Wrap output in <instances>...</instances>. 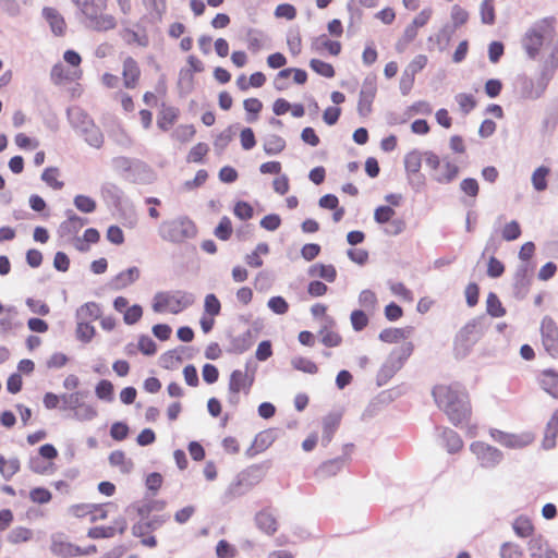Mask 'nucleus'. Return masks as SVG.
Wrapping results in <instances>:
<instances>
[{"label":"nucleus","instance_id":"f257e3e1","mask_svg":"<svg viewBox=\"0 0 558 558\" xmlns=\"http://www.w3.org/2000/svg\"><path fill=\"white\" fill-rule=\"evenodd\" d=\"M557 21L547 16L535 22L522 37V47L531 59H535L545 47H551L550 54L545 60L542 70L539 89L527 94L530 98H538L546 89L548 82L558 69V32Z\"/></svg>","mask_w":558,"mask_h":558},{"label":"nucleus","instance_id":"f03ea898","mask_svg":"<svg viewBox=\"0 0 558 558\" xmlns=\"http://www.w3.org/2000/svg\"><path fill=\"white\" fill-rule=\"evenodd\" d=\"M437 407L454 426L468 424L472 416L469 392L458 384H439L432 391Z\"/></svg>","mask_w":558,"mask_h":558},{"label":"nucleus","instance_id":"7ed1b4c3","mask_svg":"<svg viewBox=\"0 0 558 558\" xmlns=\"http://www.w3.org/2000/svg\"><path fill=\"white\" fill-rule=\"evenodd\" d=\"M87 21L89 28L96 32H109L117 27V19L106 13L108 0H84L75 1Z\"/></svg>","mask_w":558,"mask_h":558},{"label":"nucleus","instance_id":"20e7f679","mask_svg":"<svg viewBox=\"0 0 558 558\" xmlns=\"http://www.w3.org/2000/svg\"><path fill=\"white\" fill-rule=\"evenodd\" d=\"M159 234L166 241L182 243L197 234V227L192 219L182 216L163 221L159 228Z\"/></svg>","mask_w":558,"mask_h":558},{"label":"nucleus","instance_id":"39448f33","mask_svg":"<svg viewBox=\"0 0 558 558\" xmlns=\"http://www.w3.org/2000/svg\"><path fill=\"white\" fill-rule=\"evenodd\" d=\"M193 303V295L184 291L159 292L154 296L153 310L156 313L170 312L178 314Z\"/></svg>","mask_w":558,"mask_h":558},{"label":"nucleus","instance_id":"423d86ee","mask_svg":"<svg viewBox=\"0 0 558 558\" xmlns=\"http://www.w3.org/2000/svg\"><path fill=\"white\" fill-rule=\"evenodd\" d=\"M413 352V343L412 342H405L402 345L395 348L388 357L386 359L385 363L379 369V378L387 381L390 379L397 372H399L405 361L410 357V355Z\"/></svg>","mask_w":558,"mask_h":558},{"label":"nucleus","instance_id":"0eeeda50","mask_svg":"<svg viewBox=\"0 0 558 558\" xmlns=\"http://www.w3.org/2000/svg\"><path fill=\"white\" fill-rule=\"evenodd\" d=\"M542 345L553 359H558V326L550 316H545L541 322Z\"/></svg>","mask_w":558,"mask_h":558},{"label":"nucleus","instance_id":"6e6552de","mask_svg":"<svg viewBox=\"0 0 558 558\" xmlns=\"http://www.w3.org/2000/svg\"><path fill=\"white\" fill-rule=\"evenodd\" d=\"M121 77L126 89H135L140 85L142 70L136 59L131 56L122 59Z\"/></svg>","mask_w":558,"mask_h":558},{"label":"nucleus","instance_id":"1a4fd4ad","mask_svg":"<svg viewBox=\"0 0 558 558\" xmlns=\"http://www.w3.org/2000/svg\"><path fill=\"white\" fill-rule=\"evenodd\" d=\"M377 84L376 80L366 77L360 92L357 111L360 116L366 117L372 112V105L376 97Z\"/></svg>","mask_w":558,"mask_h":558},{"label":"nucleus","instance_id":"9d476101","mask_svg":"<svg viewBox=\"0 0 558 558\" xmlns=\"http://www.w3.org/2000/svg\"><path fill=\"white\" fill-rule=\"evenodd\" d=\"M492 436L499 444L509 448H523L532 444L534 440V435L532 433L509 434L494 429L492 430Z\"/></svg>","mask_w":558,"mask_h":558},{"label":"nucleus","instance_id":"9b49d317","mask_svg":"<svg viewBox=\"0 0 558 558\" xmlns=\"http://www.w3.org/2000/svg\"><path fill=\"white\" fill-rule=\"evenodd\" d=\"M472 452L477 457L482 466L489 468L500 462L502 453L482 441H476L471 445Z\"/></svg>","mask_w":558,"mask_h":558},{"label":"nucleus","instance_id":"f8f14e48","mask_svg":"<svg viewBox=\"0 0 558 558\" xmlns=\"http://www.w3.org/2000/svg\"><path fill=\"white\" fill-rule=\"evenodd\" d=\"M254 383V377L250 376L246 372L241 369H234L229 379V392L232 396V400L234 399V402L238 401L236 396L240 392H244L245 395H248L252 386Z\"/></svg>","mask_w":558,"mask_h":558},{"label":"nucleus","instance_id":"ddd939ff","mask_svg":"<svg viewBox=\"0 0 558 558\" xmlns=\"http://www.w3.org/2000/svg\"><path fill=\"white\" fill-rule=\"evenodd\" d=\"M128 527L124 517L120 515L113 520V523L108 526H94L87 532V536L93 539L110 538L117 534H122Z\"/></svg>","mask_w":558,"mask_h":558},{"label":"nucleus","instance_id":"4468645a","mask_svg":"<svg viewBox=\"0 0 558 558\" xmlns=\"http://www.w3.org/2000/svg\"><path fill=\"white\" fill-rule=\"evenodd\" d=\"M311 50L318 54L328 53L332 57H337L342 50V45L340 41L331 40L326 34H323L312 39Z\"/></svg>","mask_w":558,"mask_h":558},{"label":"nucleus","instance_id":"2eb2a0df","mask_svg":"<svg viewBox=\"0 0 558 558\" xmlns=\"http://www.w3.org/2000/svg\"><path fill=\"white\" fill-rule=\"evenodd\" d=\"M41 15L54 36L62 37L65 35L68 28L65 19L56 8L45 7L41 11Z\"/></svg>","mask_w":558,"mask_h":558},{"label":"nucleus","instance_id":"dca6fc26","mask_svg":"<svg viewBox=\"0 0 558 558\" xmlns=\"http://www.w3.org/2000/svg\"><path fill=\"white\" fill-rule=\"evenodd\" d=\"M482 335V330L476 322H470L463 326L456 336V344L468 349Z\"/></svg>","mask_w":558,"mask_h":558},{"label":"nucleus","instance_id":"f3484780","mask_svg":"<svg viewBox=\"0 0 558 558\" xmlns=\"http://www.w3.org/2000/svg\"><path fill=\"white\" fill-rule=\"evenodd\" d=\"M141 271L137 267H130L126 270L119 272L111 279V287L114 290H122L138 280Z\"/></svg>","mask_w":558,"mask_h":558},{"label":"nucleus","instance_id":"a211bd4d","mask_svg":"<svg viewBox=\"0 0 558 558\" xmlns=\"http://www.w3.org/2000/svg\"><path fill=\"white\" fill-rule=\"evenodd\" d=\"M50 550L53 555L62 558H73L80 556V546L61 538H54L51 542Z\"/></svg>","mask_w":558,"mask_h":558},{"label":"nucleus","instance_id":"6ab92c4d","mask_svg":"<svg viewBox=\"0 0 558 558\" xmlns=\"http://www.w3.org/2000/svg\"><path fill=\"white\" fill-rule=\"evenodd\" d=\"M82 70L71 71L68 70L62 63H57L51 69L50 77L56 85H60L80 78Z\"/></svg>","mask_w":558,"mask_h":558},{"label":"nucleus","instance_id":"aec40b11","mask_svg":"<svg viewBox=\"0 0 558 558\" xmlns=\"http://www.w3.org/2000/svg\"><path fill=\"white\" fill-rule=\"evenodd\" d=\"M529 551L532 558H554L556 556L547 541L542 536L534 537L529 543Z\"/></svg>","mask_w":558,"mask_h":558},{"label":"nucleus","instance_id":"412c9836","mask_svg":"<svg viewBox=\"0 0 558 558\" xmlns=\"http://www.w3.org/2000/svg\"><path fill=\"white\" fill-rule=\"evenodd\" d=\"M179 114L180 111L178 108L162 105L157 117L158 128L163 132L169 131L178 121Z\"/></svg>","mask_w":558,"mask_h":558},{"label":"nucleus","instance_id":"4be33fe9","mask_svg":"<svg viewBox=\"0 0 558 558\" xmlns=\"http://www.w3.org/2000/svg\"><path fill=\"white\" fill-rule=\"evenodd\" d=\"M275 439L276 435L274 430H262L255 436L248 452H251L252 456L260 453L268 449L274 444Z\"/></svg>","mask_w":558,"mask_h":558},{"label":"nucleus","instance_id":"5701e85b","mask_svg":"<svg viewBox=\"0 0 558 558\" xmlns=\"http://www.w3.org/2000/svg\"><path fill=\"white\" fill-rule=\"evenodd\" d=\"M308 275L313 278H320L327 282H333L337 278V269L331 264L316 263L310 266Z\"/></svg>","mask_w":558,"mask_h":558},{"label":"nucleus","instance_id":"b1692460","mask_svg":"<svg viewBox=\"0 0 558 558\" xmlns=\"http://www.w3.org/2000/svg\"><path fill=\"white\" fill-rule=\"evenodd\" d=\"M256 524L260 531L267 535H272L278 530V522L274 514L268 510H262L256 514Z\"/></svg>","mask_w":558,"mask_h":558},{"label":"nucleus","instance_id":"393cba45","mask_svg":"<svg viewBox=\"0 0 558 558\" xmlns=\"http://www.w3.org/2000/svg\"><path fill=\"white\" fill-rule=\"evenodd\" d=\"M133 535L141 537V543L147 547H155L157 545V541L155 536L150 535L153 532L149 529V523L146 520H142L133 525L132 527Z\"/></svg>","mask_w":558,"mask_h":558},{"label":"nucleus","instance_id":"a878e982","mask_svg":"<svg viewBox=\"0 0 558 558\" xmlns=\"http://www.w3.org/2000/svg\"><path fill=\"white\" fill-rule=\"evenodd\" d=\"M101 307L96 302H87L83 304L77 311V319L85 322H94L101 318Z\"/></svg>","mask_w":558,"mask_h":558},{"label":"nucleus","instance_id":"bb28decb","mask_svg":"<svg viewBox=\"0 0 558 558\" xmlns=\"http://www.w3.org/2000/svg\"><path fill=\"white\" fill-rule=\"evenodd\" d=\"M291 74H293V81L296 84L303 85L307 82V73L303 69H296V68H288L279 71V73L276 76V84L277 89L281 90L284 88V86L279 85L278 83L282 78L289 77Z\"/></svg>","mask_w":558,"mask_h":558},{"label":"nucleus","instance_id":"cd10ccee","mask_svg":"<svg viewBox=\"0 0 558 558\" xmlns=\"http://www.w3.org/2000/svg\"><path fill=\"white\" fill-rule=\"evenodd\" d=\"M411 328H386L380 331L379 339L387 343H398L409 337Z\"/></svg>","mask_w":558,"mask_h":558},{"label":"nucleus","instance_id":"c85d7f7f","mask_svg":"<svg viewBox=\"0 0 558 558\" xmlns=\"http://www.w3.org/2000/svg\"><path fill=\"white\" fill-rule=\"evenodd\" d=\"M442 439L445 442L444 446L449 453H456L463 447V441L459 434L450 428H445L442 430Z\"/></svg>","mask_w":558,"mask_h":558},{"label":"nucleus","instance_id":"c756f323","mask_svg":"<svg viewBox=\"0 0 558 558\" xmlns=\"http://www.w3.org/2000/svg\"><path fill=\"white\" fill-rule=\"evenodd\" d=\"M512 529L522 538L530 537L534 533V525L531 519L525 515L518 517L512 523Z\"/></svg>","mask_w":558,"mask_h":558},{"label":"nucleus","instance_id":"7c9ffc66","mask_svg":"<svg viewBox=\"0 0 558 558\" xmlns=\"http://www.w3.org/2000/svg\"><path fill=\"white\" fill-rule=\"evenodd\" d=\"M109 462L112 466H118L123 473L131 472L134 466L132 460L126 458L125 452L122 450L112 451L109 456Z\"/></svg>","mask_w":558,"mask_h":558},{"label":"nucleus","instance_id":"2f4dec72","mask_svg":"<svg viewBox=\"0 0 558 558\" xmlns=\"http://www.w3.org/2000/svg\"><path fill=\"white\" fill-rule=\"evenodd\" d=\"M486 312L488 315L495 318H499L506 315V308L504 307L498 295L494 292H489L487 295Z\"/></svg>","mask_w":558,"mask_h":558},{"label":"nucleus","instance_id":"473e14b6","mask_svg":"<svg viewBox=\"0 0 558 558\" xmlns=\"http://www.w3.org/2000/svg\"><path fill=\"white\" fill-rule=\"evenodd\" d=\"M269 253V246L267 243H258L255 250L245 256V262L250 267L259 268L263 266L264 262L262 259V255H267Z\"/></svg>","mask_w":558,"mask_h":558},{"label":"nucleus","instance_id":"72a5a7b5","mask_svg":"<svg viewBox=\"0 0 558 558\" xmlns=\"http://www.w3.org/2000/svg\"><path fill=\"white\" fill-rule=\"evenodd\" d=\"M263 147L267 155H278L284 150L286 141L277 134H271L265 140Z\"/></svg>","mask_w":558,"mask_h":558},{"label":"nucleus","instance_id":"f704fd0d","mask_svg":"<svg viewBox=\"0 0 558 558\" xmlns=\"http://www.w3.org/2000/svg\"><path fill=\"white\" fill-rule=\"evenodd\" d=\"M423 154L418 150H411L404 157V167L409 174H417L422 167Z\"/></svg>","mask_w":558,"mask_h":558},{"label":"nucleus","instance_id":"c9c22d12","mask_svg":"<svg viewBox=\"0 0 558 558\" xmlns=\"http://www.w3.org/2000/svg\"><path fill=\"white\" fill-rule=\"evenodd\" d=\"M59 177L60 170L57 167H48L41 173V180L53 190H61L64 186Z\"/></svg>","mask_w":558,"mask_h":558},{"label":"nucleus","instance_id":"e433bc0d","mask_svg":"<svg viewBox=\"0 0 558 558\" xmlns=\"http://www.w3.org/2000/svg\"><path fill=\"white\" fill-rule=\"evenodd\" d=\"M113 504H92L89 521L95 523L97 521L106 520L110 514V509H116Z\"/></svg>","mask_w":558,"mask_h":558},{"label":"nucleus","instance_id":"4c0bfd02","mask_svg":"<svg viewBox=\"0 0 558 558\" xmlns=\"http://www.w3.org/2000/svg\"><path fill=\"white\" fill-rule=\"evenodd\" d=\"M21 469L20 460L17 458L5 459L0 454V473L9 480L15 475Z\"/></svg>","mask_w":558,"mask_h":558},{"label":"nucleus","instance_id":"58836bf2","mask_svg":"<svg viewBox=\"0 0 558 558\" xmlns=\"http://www.w3.org/2000/svg\"><path fill=\"white\" fill-rule=\"evenodd\" d=\"M310 68L318 75L332 78L336 75V70L331 63L325 62L320 59H311Z\"/></svg>","mask_w":558,"mask_h":558},{"label":"nucleus","instance_id":"ea45409f","mask_svg":"<svg viewBox=\"0 0 558 558\" xmlns=\"http://www.w3.org/2000/svg\"><path fill=\"white\" fill-rule=\"evenodd\" d=\"M427 62L428 59L425 54H417L408 64L403 76H407L410 82H413L415 74L421 72L426 66Z\"/></svg>","mask_w":558,"mask_h":558},{"label":"nucleus","instance_id":"a19ab883","mask_svg":"<svg viewBox=\"0 0 558 558\" xmlns=\"http://www.w3.org/2000/svg\"><path fill=\"white\" fill-rule=\"evenodd\" d=\"M550 173V169L545 166H541L532 174L533 187L538 191H545L547 189V177Z\"/></svg>","mask_w":558,"mask_h":558},{"label":"nucleus","instance_id":"79ce46f5","mask_svg":"<svg viewBox=\"0 0 558 558\" xmlns=\"http://www.w3.org/2000/svg\"><path fill=\"white\" fill-rule=\"evenodd\" d=\"M85 141L93 147L99 148L104 144V135L99 128L90 124L83 130Z\"/></svg>","mask_w":558,"mask_h":558},{"label":"nucleus","instance_id":"37998d69","mask_svg":"<svg viewBox=\"0 0 558 558\" xmlns=\"http://www.w3.org/2000/svg\"><path fill=\"white\" fill-rule=\"evenodd\" d=\"M264 34L257 29H250L246 35V46L247 49L256 53L264 47Z\"/></svg>","mask_w":558,"mask_h":558},{"label":"nucleus","instance_id":"c03bdc74","mask_svg":"<svg viewBox=\"0 0 558 558\" xmlns=\"http://www.w3.org/2000/svg\"><path fill=\"white\" fill-rule=\"evenodd\" d=\"M340 418L335 415H329L323 421V440L328 444L332 439L335 432L338 429Z\"/></svg>","mask_w":558,"mask_h":558},{"label":"nucleus","instance_id":"a18cd8bd","mask_svg":"<svg viewBox=\"0 0 558 558\" xmlns=\"http://www.w3.org/2000/svg\"><path fill=\"white\" fill-rule=\"evenodd\" d=\"M342 466H343V460L340 458H336V459H331V460L324 462L318 468L317 472H318L319 476L328 477V476L336 475L341 470Z\"/></svg>","mask_w":558,"mask_h":558},{"label":"nucleus","instance_id":"49530a36","mask_svg":"<svg viewBox=\"0 0 558 558\" xmlns=\"http://www.w3.org/2000/svg\"><path fill=\"white\" fill-rule=\"evenodd\" d=\"M294 369L314 375L318 372V366L311 360L303 356H295L291 360Z\"/></svg>","mask_w":558,"mask_h":558},{"label":"nucleus","instance_id":"de8ad7c7","mask_svg":"<svg viewBox=\"0 0 558 558\" xmlns=\"http://www.w3.org/2000/svg\"><path fill=\"white\" fill-rule=\"evenodd\" d=\"M113 385L110 380L101 379L95 388V393L98 399L111 402L113 400Z\"/></svg>","mask_w":558,"mask_h":558},{"label":"nucleus","instance_id":"09e8293b","mask_svg":"<svg viewBox=\"0 0 558 558\" xmlns=\"http://www.w3.org/2000/svg\"><path fill=\"white\" fill-rule=\"evenodd\" d=\"M320 337H322V343L325 345V347H328V348H335V347H339L341 343H342V337L339 335V332L330 329V328H323L320 330Z\"/></svg>","mask_w":558,"mask_h":558},{"label":"nucleus","instance_id":"8fccbe9b","mask_svg":"<svg viewBox=\"0 0 558 558\" xmlns=\"http://www.w3.org/2000/svg\"><path fill=\"white\" fill-rule=\"evenodd\" d=\"M83 401V393L80 391H75L72 393H63L61 396L62 409L70 410L74 413V411L78 408V405Z\"/></svg>","mask_w":558,"mask_h":558},{"label":"nucleus","instance_id":"3c124183","mask_svg":"<svg viewBox=\"0 0 558 558\" xmlns=\"http://www.w3.org/2000/svg\"><path fill=\"white\" fill-rule=\"evenodd\" d=\"M544 389L553 396L558 393V374L551 369L543 372Z\"/></svg>","mask_w":558,"mask_h":558},{"label":"nucleus","instance_id":"603ef678","mask_svg":"<svg viewBox=\"0 0 558 558\" xmlns=\"http://www.w3.org/2000/svg\"><path fill=\"white\" fill-rule=\"evenodd\" d=\"M96 333L95 327L90 322L78 319L76 326V336L83 342H89Z\"/></svg>","mask_w":558,"mask_h":558},{"label":"nucleus","instance_id":"864d4df0","mask_svg":"<svg viewBox=\"0 0 558 558\" xmlns=\"http://www.w3.org/2000/svg\"><path fill=\"white\" fill-rule=\"evenodd\" d=\"M232 222L229 217L225 216L220 219L218 226L216 227L214 234L221 241H227L232 235Z\"/></svg>","mask_w":558,"mask_h":558},{"label":"nucleus","instance_id":"5fc2aeb1","mask_svg":"<svg viewBox=\"0 0 558 558\" xmlns=\"http://www.w3.org/2000/svg\"><path fill=\"white\" fill-rule=\"evenodd\" d=\"M208 151L209 146L206 143H197L190 149L186 161L193 163L202 162Z\"/></svg>","mask_w":558,"mask_h":558},{"label":"nucleus","instance_id":"6e6d98bb","mask_svg":"<svg viewBox=\"0 0 558 558\" xmlns=\"http://www.w3.org/2000/svg\"><path fill=\"white\" fill-rule=\"evenodd\" d=\"M459 173V167L451 161H446L444 165V172L435 175V180L439 183L451 182Z\"/></svg>","mask_w":558,"mask_h":558},{"label":"nucleus","instance_id":"4d7b16f0","mask_svg":"<svg viewBox=\"0 0 558 558\" xmlns=\"http://www.w3.org/2000/svg\"><path fill=\"white\" fill-rule=\"evenodd\" d=\"M221 304L218 298L210 293L205 296L204 300V314L215 317L220 314Z\"/></svg>","mask_w":558,"mask_h":558},{"label":"nucleus","instance_id":"13d9d810","mask_svg":"<svg viewBox=\"0 0 558 558\" xmlns=\"http://www.w3.org/2000/svg\"><path fill=\"white\" fill-rule=\"evenodd\" d=\"M396 217V211L390 206H379L374 211V220L379 225H386Z\"/></svg>","mask_w":558,"mask_h":558},{"label":"nucleus","instance_id":"bf43d9fd","mask_svg":"<svg viewBox=\"0 0 558 558\" xmlns=\"http://www.w3.org/2000/svg\"><path fill=\"white\" fill-rule=\"evenodd\" d=\"M32 538V531L27 527L19 526L13 529L9 535L8 541L12 544L25 543Z\"/></svg>","mask_w":558,"mask_h":558},{"label":"nucleus","instance_id":"052dcab7","mask_svg":"<svg viewBox=\"0 0 558 558\" xmlns=\"http://www.w3.org/2000/svg\"><path fill=\"white\" fill-rule=\"evenodd\" d=\"M557 435H558V410H556L553 413L550 420L547 423L545 441L546 442L550 441L548 447H553L555 445V438Z\"/></svg>","mask_w":558,"mask_h":558},{"label":"nucleus","instance_id":"680f3d73","mask_svg":"<svg viewBox=\"0 0 558 558\" xmlns=\"http://www.w3.org/2000/svg\"><path fill=\"white\" fill-rule=\"evenodd\" d=\"M74 417L81 421L93 420L97 415V411L94 405L82 401L78 408L73 413Z\"/></svg>","mask_w":558,"mask_h":558},{"label":"nucleus","instance_id":"e2e57ef3","mask_svg":"<svg viewBox=\"0 0 558 558\" xmlns=\"http://www.w3.org/2000/svg\"><path fill=\"white\" fill-rule=\"evenodd\" d=\"M75 207L82 213H93L96 209V202L86 195H76L74 197Z\"/></svg>","mask_w":558,"mask_h":558},{"label":"nucleus","instance_id":"0e129e2a","mask_svg":"<svg viewBox=\"0 0 558 558\" xmlns=\"http://www.w3.org/2000/svg\"><path fill=\"white\" fill-rule=\"evenodd\" d=\"M502 239L505 241H514L521 235V227L518 221L512 220L505 225L502 232Z\"/></svg>","mask_w":558,"mask_h":558},{"label":"nucleus","instance_id":"69168bd1","mask_svg":"<svg viewBox=\"0 0 558 558\" xmlns=\"http://www.w3.org/2000/svg\"><path fill=\"white\" fill-rule=\"evenodd\" d=\"M523 551L521 547L511 542H506L500 547V557L501 558H522Z\"/></svg>","mask_w":558,"mask_h":558},{"label":"nucleus","instance_id":"338daca9","mask_svg":"<svg viewBox=\"0 0 558 558\" xmlns=\"http://www.w3.org/2000/svg\"><path fill=\"white\" fill-rule=\"evenodd\" d=\"M143 316V308L138 304L129 306L123 313V320L126 325L136 324Z\"/></svg>","mask_w":558,"mask_h":558},{"label":"nucleus","instance_id":"774afa93","mask_svg":"<svg viewBox=\"0 0 558 558\" xmlns=\"http://www.w3.org/2000/svg\"><path fill=\"white\" fill-rule=\"evenodd\" d=\"M352 327L355 331L363 330L368 325V316L361 310H355L350 316Z\"/></svg>","mask_w":558,"mask_h":558}]
</instances>
